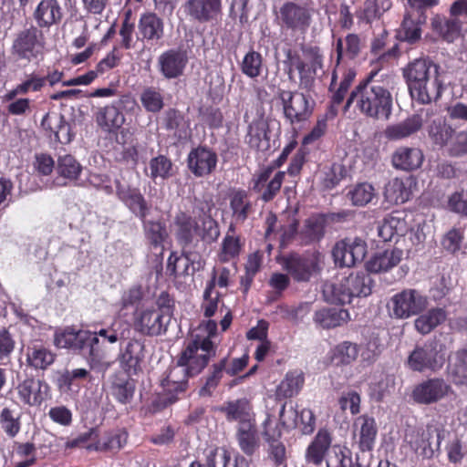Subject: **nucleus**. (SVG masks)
Here are the masks:
<instances>
[{
    "mask_svg": "<svg viewBox=\"0 0 467 467\" xmlns=\"http://www.w3.org/2000/svg\"><path fill=\"white\" fill-rule=\"evenodd\" d=\"M98 343L97 334L88 330H77L71 327L57 329L54 336L56 347L80 350L89 355H93L94 345Z\"/></svg>",
    "mask_w": 467,
    "mask_h": 467,
    "instance_id": "nucleus-10",
    "label": "nucleus"
},
{
    "mask_svg": "<svg viewBox=\"0 0 467 467\" xmlns=\"http://www.w3.org/2000/svg\"><path fill=\"white\" fill-rule=\"evenodd\" d=\"M451 375L455 384L467 382V348H462L455 352V361L451 366Z\"/></svg>",
    "mask_w": 467,
    "mask_h": 467,
    "instance_id": "nucleus-57",
    "label": "nucleus"
},
{
    "mask_svg": "<svg viewBox=\"0 0 467 467\" xmlns=\"http://www.w3.org/2000/svg\"><path fill=\"white\" fill-rule=\"evenodd\" d=\"M157 309L148 311V336H157L167 330V326L174 311V299L166 291H162L156 299Z\"/></svg>",
    "mask_w": 467,
    "mask_h": 467,
    "instance_id": "nucleus-14",
    "label": "nucleus"
},
{
    "mask_svg": "<svg viewBox=\"0 0 467 467\" xmlns=\"http://www.w3.org/2000/svg\"><path fill=\"white\" fill-rule=\"evenodd\" d=\"M46 85V78H42L36 74H30L16 88L7 91L4 97L3 101H10L16 98L18 95H26L30 91H39Z\"/></svg>",
    "mask_w": 467,
    "mask_h": 467,
    "instance_id": "nucleus-48",
    "label": "nucleus"
},
{
    "mask_svg": "<svg viewBox=\"0 0 467 467\" xmlns=\"http://www.w3.org/2000/svg\"><path fill=\"white\" fill-rule=\"evenodd\" d=\"M265 234H298L299 222L295 215L285 214L279 220L274 213L270 212L265 218Z\"/></svg>",
    "mask_w": 467,
    "mask_h": 467,
    "instance_id": "nucleus-39",
    "label": "nucleus"
},
{
    "mask_svg": "<svg viewBox=\"0 0 467 467\" xmlns=\"http://www.w3.org/2000/svg\"><path fill=\"white\" fill-rule=\"evenodd\" d=\"M428 135L431 141L440 147L447 145L454 134V130L445 118L438 116L431 120L427 127Z\"/></svg>",
    "mask_w": 467,
    "mask_h": 467,
    "instance_id": "nucleus-43",
    "label": "nucleus"
},
{
    "mask_svg": "<svg viewBox=\"0 0 467 467\" xmlns=\"http://www.w3.org/2000/svg\"><path fill=\"white\" fill-rule=\"evenodd\" d=\"M277 97L282 102L284 115L291 124L306 121L312 116L315 101L310 96L303 92L279 89Z\"/></svg>",
    "mask_w": 467,
    "mask_h": 467,
    "instance_id": "nucleus-7",
    "label": "nucleus"
},
{
    "mask_svg": "<svg viewBox=\"0 0 467 467\" xmlns=\"http://www.w3.org/2000/svg\"><path fill=\"white\" fill-rule=\"evenodd\" d=\"M56 359V354L41 344H33L26 349L27 365L35 369L45 370Z\"/></svg>",
    "mask_w": 467,
    "mask_h": 467,
    "instance_id": "nucleus-40",
    "label": "nucleus"
},
{
    "mask_svg": "<svg viewBox=\"0 0 467 467\" xmlns=\"http://www.w3.org/2000/svg\"><path fill=\"white\" fill-rule=\"evenodd\" d=\"M230 460L231 456L225 449L213 448L206 453L204 463L194 461L189 467H226Z\"/></svg>",
    "mask_w": 467,
    "mask_h": 467,
    "instance_id": "nucleus-52",
    "label": "nucleus"
},
{
    "mask_svg": "<svg viewBox=\"0 0 467 467\" xmlns=\"http://www.w3.org/2000/svg\"><path fill=\"white\" fill-rule=\"evenodd\" d=\"M278 262L296 281L306 282L319 268V254L317 252H306L303 254L291 253L281 257Z\"/></svg>",
    "mask_w": 467,
    "mask_h": 467,
    "instance_id": "nucleus-9",
    "label": "nucleus"
},
{
    "mask_svg": "<svg viewBox=\"0 0 467 467\" xmlns=\"http://www.w3.org/2000/svg\"><path fill=\"white\" fill-rule=\"evenodd\" d=\"M216 355V348L209 338H195L189 341L179 355L178 367L182 368L183 378L174 379V371L161 380L162 393L158 400L152 401L151 410L159 411L178 400V394L183 393L188 386V379L200 374L208 365L210 359Z\"/></svg>",
    "mask_w": 467,
    "mask_h": 467,
    "instance_id": "nucleus-1",
    "label": "nucleus"
},
{
    "mask_svg": "<svg viewBox=\"0 0 467 467\" xmlns=\"http://www.w3.org/2000/svg\"><path fill=\"white\" fill-rule=\"evenodd\" d=\"M352 216V212L345 210L337 213H312L305 221L306 234H324L326 230H337V226Z\"/></svg>",
    "mask_w": 467,
    "mask_h": 467,
    "instance_id": "nucleus-17",
    "label": "nucleus"
},
{
    "mask_svg": "<svg viewBox=\"0 0 467 467\" xmlns=\"http://www.w3.org/2000/svg\"><path fill=\"white\" fill-rule=\"evenodd\" d=\"M269 124L263 118L254 119L248 126L245 142L251 149L265 150L269 148Z\"/></svg>",
    "mask_w": 467,
    "mask_h": 467,
    "instance_id": "nucleus-33",
    "label": "nucleus"
},
{
    "mask_svg": "<svg viewBox=\"0 0 467 467\" xmlns=\"http://www.w3.org/2000/svg\"><path fill=\"white\" fill-rule=\"evenodd\" d=\"M379 68L370 70L350 92L344 106L348 111L354 105L363 116L374 120H388L392 113L393 98L388 87L377 78Z\"/></svg>",
    "mask_w": 467,
    "mask_h": 467,
    "instance_id": "nucleus-2",
    "label": "nucleus"
},
{
    "mask_svg": "<svg viewBox=\"0 0 467 467\" xmlns=\"http://www.w3.org/2000/svg\"><path fill=\"white\" fill-rule=\"evenodd\" d=\"M447 318L448 312L445 307L435 306L419 314L414 320V327L420 334L428 335L445 323Z\"/></svg>",
    "mask_w": 467,
    "mask_h": 467,
    "instance_id": "nucleus-31",
    "label": "nucleus"
},
{
    "mask_svg": "<svg viewBox=\"0 0 467 467\" xmlns=\"http://www.w3.org/2000/svg\"><path fill=\"white\" fill-rule=\"evenodd\" d=\"M187 14L199 23L216 20L222 14V0H188Z\"/></svg>",
    "mask_w": 467,
    "mask_h": 467,
    "instance_id": "nucleus-22",
    "label": "nucleus"
},
{
    "mask_svg": "<svg viewBox=\"0 0 467 467\" xmlns=\"http://www.w3.org/2000/svg\"><path fill=\"white\" fill-rule=\"evenodd\" d=\"M286 403L285 402L279 411V421L282 426L285 428H295L297 425V419L300 421V431L304 435H310L315 431L317 418L311 409L305 408L299 412L291 408L289 410L291 417L289 419L285 416Z\"/></svg>",
    "mask_w": 467,
    "mask_h": 467,
    "instance_id": "nucleus-21",
    "label": "nucleus"
},
{
    "mask_svg": "<svg viewBox=\"0 0 467 467\" xmlns=\"http://www.w3.org/2000/svg\"><path fill=\"white\" fill-rule=\"evenodd\" d=\"M242 244L238 235H225L222 249L219 254V260L223 263L237 257L241 252Z\"/></svg>",
    "mask_w": 467,
    "mask_h": 467,
    "instance_id": "nucleus-62",
    "label": "nucleus"
},
{
    "mask_svg": "<svg viewBox=\"0 0 467 467\" xmlns=\"http://www.w3.org/2000/svg\"><path fill=\"white\" fill-rule=\"evenodd\" d=\"M374 280L364 271L351 272L333 283H326L323 294L332 304H349L354 297H367L372 293Z\"/></svg>",
    "mask_w": 467,
    "mask_h": 467,
    "instance_id": "nucleus-3",
    "label": "nucleus"
},
{
    "mask_svg": "<svg viewBox=\"0 0 467 467\" xmlns=\"http://www.w3.org/2000/svg\"><path fill=\"white\" fill-rule=\"evenodd\" d=\"M365 47V41L359 34L348 33L342 38L336 41L337 64L342 60H355L358 58Z\"/></svg>",
    "mask_w": 467,
    "mask_h": 467,
    "instance_id": "nucleus-30",
    "label": "nucleus"
},
{
    "mask_svg": "<svg viewBox=\"0 0 467 467\" xmlns=\"http://www.w3.org/2000/svg\"><path fill=\"white\" fill-rule=\"evenodd\" d=\"M422 125L421 114H412L399 123L389 125L384 134L389 140H400L416 134L421 130Z\"/></svg>",
    "mask_w": 467,
    "mask_h": 467,
    "instance_id": "nucleus-29",
    "label": "nucleus"
},
{
    "mask_svg": "<svg viewBox=\"0 0 467 467\" xmlns=\"http://www.w3.org/2000/svg\"><path fill=\"white\" fill-rule=\"evenodd\" d=\"M333 434L326 427L320 428L306 449L305 460L306 463L316 466L321 465L331 451Z\"/></svg>",
    "mask_w": 467,
    "mask_h": 467,
    "instance_id": "nucleus-18",
    "label": "nucleus"
},
{
    "mask_svg": "<svg viewBox=\"0 0 467 467\" xmlns=\"http://www.w3.org/2000/svg\"><path fill=\"white\" fill-rule=\"evenodd\" d=\"M391 7L392 0H365L358 18L361 22L371 24L373 21L380 19Z\"/></svg>",
    "mask_w": 467,
    "mask_h": 467,
    "instance_id": "nucleus-44",
    "label": "nucleus"
},
{
    "mask_svg": "<svg viewBox=\"0 0 467 467\" xmlns=\"http://www.w3.org/2000/svg\"><path fill=\"white\" fill-rule=\"evenodd\" d=\"M424 161L421 150L413 147H399L391 156L392 166L396 170L413 171L420 168Z\"/></svg>",
    "mask_w": 467,
    "mask_h": 467,
    "instance_id": "nucleus-25",
    "label": "nucleus"
},
{
    "mask_svg": "<svg viewBox=\"0 0 467 467\" xmlns=\"http://www.w3.org/2000/svg\"><path fill=\"white\" fill-rule=\"evenodd\" d=\"M0 425L8 437H16L21 429L19 414L9 408H4L0 412Z\"/></svg>",
    "mask_w": 467,
    "mask_h": 467,
    "instance_id": "nucleus-56",
    "label": "nucleus"
},
{
    "mask_svg": "<svg viewBox=\"0 0 467 467\" xmlns=\"http://www.w3.org/2000/svg\"><path fill=\"white\" fill-rule=\"evenodd\" d=\"M356 70L353 69V68H347L344 70L343 74H342V78L339 82V85L337 88H336V85H337V72L336 70L333 71L332 73V76H331V82H330V85H329V88H328V90L330 92H332V95L330 97V100L333 101V103L335 104H341L355 78H356Z\"/></svg>",
    "mask_w": 467,
    "mask_h": 467,
    "instance_id": "nucleus-41",
    "label": "nucleus"
},
{
    "mask_svg": "<svg viewBox=\"0 0 467 467\" xmlns=\"http://www.w3.org/2000/svg\"><path fill=\"white\" fill-rule=\"evenodd\" d=\"M439 68L440 67H435L432 74L410 92L411 98L420 104H430L441 99L444 90V84L441 79Z\"/></svg>",
    "mask_w": 467,
    "mask_h": 467,
    "instance_id": "nucleus-19",
    "label": "nucleus"
},
{
    "mask_svg": "<svg viewBox=\"0 0 467 467\" xmlns=\"http://www.w3.org/2000/svg\"><path fill=\"white\" fill-rule=\"evenodd\" d=\"M13 467H31L36 462V448L31 442H15L13 447Z\"/></svg>",
    "mask_w": 467,
    "mask_h": 467,
    "instance_id": "nucleus-49",
    "label": "nucleus"
},
{
    "mask_svg": "<svg viewBox=\"0 0 467 467\" xmlns=\"http://www.w3.org/2000/svg\"><path fill=\"white\" fill-rule=\"evenodd\" d=\"M350 319L349 313L344 308H322L315 313L314 321L325 329H330L346 324Z\"/></svg>",
    "mask_w": 467,
    "mask_h": 467,
    "instance_id": "nucleus-37",
    "label": "nucleus"
},
{
    "mask_svg": "<svg viewBox=\"0 0 467 467\" xmlns=\"http://www.w3.org/2000/svg\"><path fill=\"white\" fill-rule=\"evenodd\" d=\"M45 47L43 33L35 26L18 34L13 44V50L20 58L31 60L37 57Z\"/></svg>",
    "mask_w": 467,
    "mask_h": 467,
    "instance_id": "nucleus-15",
    "label": "nucleus"
},
{
    "mask_svg": "<svg viewBox=\"0 0 467 467\" xmlns=\"http://www.w3.org/2000/svg\"><path fill=\"white\" fill-rule=\"evenodd\" d=\"M57 170L60 176L69 181H73L78 179L82 167L73 156L65 155L58 159Z\"/></svg>",
    "mask_w": 467,
    "mask_h": 467,
    "instance_id": "nucleus-59",
    "label": "nucleus"
},
{
    "mask_svg": "<svg viewBox=\"0 0 467 467\" xmlns=\"http://www.w3.org/2000/svg\"><path fill=\"white\" fill-rule=\"evenodd\" d=\"M445 430L435 426H427L426 429L418 428L409 431L406 435L410 447L424 459H432L435 452L441 451V443L444 439Z\"/></svg>",
    "mask_w": 467,
    "mask_h": 467,
    "instance_id": "nucleus-6",
    "label": "nucleus"
},
{
    "mask_svg": "<svg viewBox=\"0 0 467 467\" xmlns=\"http://www.w3.org/2000/svg\"><path fill=\"white\" fill-rule=\"evenodd\" d=\"M336 265L339 267H352L357 264L353 258L348 243L344 240L337 243L332 251Z\"/></svg>",
    "mask_w": 467,
    "mask_h": 467,
    "instance_id": "nucleus-63",
    "label": "nucleus"
},
{
    "mask_svg": "<svg viewBox=\"0 0 467 467\" xmlns=\"http://www.w3.org/2000/svg\"><path fill=\"white\" fill-rule=\"evenodd\" d=\"M162 126L178 140H184L191 133L189 118L175 108L165 110L162 117Z\"/></svg>",
    "mask_w": 467,
    "mask_h": 467,
    "instance_id": "nucleus-27",
    "label": "nucleus"
},
{
    "mask_svg": "<svg viewBox=\"0 0 467 467\" xmlns=\"http://www.w3.org/2000/svg\"><path fill=\"white\" fill-rule=\"evenodd\" d=\"M411 176L396 177L388 182L384 188V198L391 204H402L408 202L412 195Z\"/></svg>",
    "mask_w": 467,
    "mask_h": 467,
    "instance_id": "nucleus-24",
    "label": "nucleus"
},
{
    "mask_svg": "<svg viewBox=\"0 0 467 467\" xmlns=\"http://www.w3.org/2000/svg\"><path fill=\"white\" fill-rule=\"evenodd\" d=\"M227 358H224L221 359L218 363H215L212 366L211 373L206 378L204 385L201 388L199 391L200 396L212 395L213 391L217 388L223 378V373L225 370Z\"/></svg>",
    "mask_w": 467,
    "mask_h": 467,
    "instance_id": "nucleus-54",
    "label": "nucleus"
},
{
    "mask_svg": "<svg viewBox=\"0 0 467 467\" xmlns=\"http://www.w3.org/2000/svg\"><path fill=\"white\" fill-rule=\"evenodd\" d=\"M375 188L368 182H361L348 191L347 196L355 206H365L375 197Z\"/></svg>",
    "mask_w": 467,
    "mask_h": 467,
    "instance_id": "nucleus-51",
    "label": "nucleus"
},
{
    "mask_svg": "<svg viewBox=\"0 0 467 467\" xmlns=\"http://www.w3.org/2000/svg\"><path fill=\"white\" fill-rule=\"evenodd\" d=\"M19 400L27 406H40L49 396L48 384L41 379L26 378L16 388Z\"/></svg>",
    "mask_w": 467,
    "mask_h": 467,
    "instance_id": "nucleus-16",
    "label": "nucleus"
},
{
    "mask_svg": "<svg viewBox=\"0 0 467 467\" xmlns=\"http://www.w3.org/2000/svg\"><path fill=\"white\" fill-rule=\"evenodd\" d=\"M446 361V346L441 340L432 338L416 346L407 359L408 368L415 372H437Z\"/></svg>",
    "mask_w": 467,
    "mask_h": 467,
    "instance_id": "nucleus-4",
    "label": "nucleus"
},
{
    "mask_svg": "<svg viewBox=\"0 0 467 467\" xmlns=\"http://www.w3.org/2000/svg\"><path fill=\"white\" fill-rule=\"evenodd\" d=\"M228 421H238L240 425H247L254 422L253 405L247 398L229 400L219 408Z\"/></svg>",
    "mask_w": 467,
    "mask_h": 467,
    "instance_id": "nucleus-23",
    "label": "nucleus"
},
{
    "mask_svg": "<svg viewBox=\"0 0 467 467\" xmlns=\"http://www.w3.org/2000/svg\"><path fill=\"white\" fill-rule=\"evenodd\" d=\"M39 27H50L62 18L61 7L57 0H42L34 12Z\"/></svg>",
    "mask_w": 467,
    "mask_h": 467,
    "instance_id": "nucleus-35",
    "label": "nucleus"
},
{
    "mask_svg": "<svg viewBox=\"0 0 467 467\" xmlns=\"http://www.w3.org/2000/svg\"><path fill=\"white\" fill-rule=\"evenodd\" d=\"M236 437L240 449L244 454L252 456L258 450L259 439L254 422L239 425Z\"/></svg>",
    "mask_w": 467,
    "mask_h": 467,
    "instance_id": "nucleus-45",
    "label": "nucleus"
},
{
    "mask_svg": "<svg viewBox=\"0 0 467 467\" xmlns=\"http://www.w3.org/2000/svg\"><path fill=\"white\" fill-rule=\"evenodd\" d=\"M451 392V386L443 378L434 377L415 385L411 398L418 404L431 405L442 400Z\"/></svg>",
    "mask_w": 467,
    "mask_h": 467,
    "instance_id": "nucleus-12",
    "label": "nucleus"
},
{
    "mask_svg": "<svg viewBox=\"0 0 467 467\" xmlns=\"http://www.w3.org/2000/svg\"><path fill=\"white\" fill-rule=\"evenodd\" d=\"M305 383V375L301 370L288 371L275 389L276 400H285L297 395Z\"/></svg>",
    "mask_w": 467,
    "mask_h": 467,
    "instance_id": "nucleus-38",
    "label": "nucleus"
},
{
    "mask_svg": "<svg viewBox=\"0 0 467 467\" xmlns=\"http://www.w3.org/2000/svg\"><path fill=\"white\" fill-rule=\"evenodd\" d=\"M314 8L306 4L285 1L275 14L277 25L282 30L305 34L313 22Z\"/></svg>",
    "mask_w": 467,
    "mask_h": 467,
    "instance_id": "nucleus-5",
    "label": "nucleus"
},
{
    "mask_svg": "<svg viewBox=\"0 0 467 467\" xmlns=\"http://www.w3.org/2000/svg\"><path fill=\"white\" fill-rule=\"evenodd\" d=\"M265 68L264 57L260 52L251 48L243 57L240 63L241 72L250 78H256L260 77Z\"/></svg>",
    "mask_w": 467,
    "mask_h": 467,
    "instance_id": "nucleus-47",
    "label": "nucleus"
},
{
    "mask_svg": "<svg viewBox=\"0 0 467 467\" xmlns=\"http://www.w3.org/2000/svg\"><path fill=\"white\" fill-rule=\"evenodd\" d=\"M98 125L105 131L115 132L122 127L125 118L115 106H106L99 109L96 116Z\"/></svg>",
    "mask_w": 467,
    "mask_h": 467,
    "instance_id": "nucleus-42",
    "label": "nucleus"
},
{
    "mask_svg": "<svg viewBox=\"0 0 467 467\" xmlns=\"http://www.w3.org/2000/svg\"><path fill=\"white\" fill-rule=\"evenodd\" d=\"M431 27L442 40L451 43L460 36L462 22L457 17L436 14L431 19Z\"/></svg>",
    "mask_w": 467,
    "mask_h": 467,
    "instance_id": "nucleus-26",
    "label": "nucleus"
},
{
    "mask_svg": "<svg viewBox=\"0 0 467 467\" xmlns=\"http://www.w3.org/2000/svg\"><path fill=\"white\" fill-rule=\"evenodd\" d=\"M187 168L197 178L213 174L217 167L218 155L207 145H198L192 148L186 159Z\"/></svg>",
    "mask_w": 467,
    "mask_h": 467,
    "instance_id": "nucleus-13",
    "label": "nucleus"
},
{
    "mask_svg": "<svg viewBox=\"0 0 467 467\" xmlns=\"http://www.w3.org/2000/svg\"><path fill=\"white\" fill-rule=\"evenodd\" d=\"M359 348L358 344L350 341H343L336 346L333 351V359L337 364L348 365L355 361L358 356Z\"/></svg>",
    "mask_w": 467,
    "mask_h": 467,
    "instance_id": "nucleus-55",
    "label": "nucleus"
},
{
    "mask_svg": "<svg viewBox=\"0 0 467 467\" xmlns=\"http://www.w3.org/2000/svg\"><path fill=\"white\" fill-rule=\"evenodd\" d=\"M389 33L387 29H383L381 33L373 37L370 43V52L375 56H379L377 62L381 63L387 61L389 57H397L400 54L399 45L395 44L388 51L383 52L389 38Z\"/></svg>",
    "mask_w": 467,
    "mask_h": 467,
    "instance_id": "nucleus-50",
    "label": "nucleus"
},
{
    "mask_svg": "<svg viewBox=\"0 0 467 467\" xmlns=\"http://www.w3.org/2000/svg\"><path fill=\"white\" fill-rule=\"evenodd\" d=\"M229 204L235 223H243L254 212L250 195L244 189L234 190L229 194Z\"/></svg>",
    "mask_w": 467,
    "mask_h": 467,
    "instance_id": "nucleus-32",
    "label": "nucleus"
},
{
    "mask_svg": "<svg viewBox=\"0 0 467 467\" xmlns=\"http://www.w3.org/2000/svg\"><path fill=\"white\" fill-rule=\"evenodd\" d=\"M445 451L448 462L454 466L461 465L467 456V447L456 435L446 443Z\"/></svg>",
    "mask_w": 467,
    "mask_h": 467,
    "instance_id": "nucleus-58",
    "label": "nucleus"
},
{
    "mask_svg": "<svg viewBox=\"0 0 467 467\" xmlns=\"http://www.w3.org/2000/svg\"><path fill=\"white\" fill-rule=\"evenodd\" d=\"M126 442L125 433L106 434L94 443L95 451H116L119 450Z\"/></svg>",
    "mask_w": 467,
    "mask_h": 467,
    "instance_id": "nucleus-64",
    "label": "nucleus"
},
{
    "mask_svg": "<svg viewBox=\"0 0 467 467\" xmlns=\"http://www.w3.org/2000/svg\"><path fill=\"white\" fill-rule=\"evenodd\" d=\"M435 67H439L428 58H416L402 68V77L411 92L415 88L430 77Z\"/></svg>",
    "mask_w": 467,
    "mask_h": 467,
    "instance_id": "nucleus-20",
    "label": "nucleus"
},
{
    "mask_svg": "<svg viewBox=\"0 0 467 467\" xmlns=\"http://www.w3.org/2000/svg\"><path fill=\"white\" fill-rule=\"evenodd\" d=\"M187 62L185 52L177 49H170L159 57L161 71L167 78H176L182 75Z\"/></svg>",
    "mask_w": 467,
    "mask_h": 467,
    "instance_id": "nucleus-28",
    "label": "nucleus"
},
{
    "mask_svg": "<svg viewBox=\"0 0 467 467\" xmlns=\"http://www.w3.org/2000/svg\"><path fill=\"white\" fill-rule=\"evenodd\" d=\"M135 391V381L130 378L127 372H117L111 379L109 386L110 394L120 403H128L131 400Z\"/></svg>",
    "mask_w": 467,
    "mask_h": 467,
    "instance_id": "nucleus-34",
    "label": "nucleus"
},
{
    "mask_svg": "<svg viewBox=\"0 0 467 467\" xmlns=\"http://www.w3.org/2000/svg\"><path fill=\"white\" fill-rule=\"evenodd\" d=\"M383 349L384 345L379 335L373 332L367 339L364 349L361 352V358L363 361L372 363L379 357Z\"/></svg>",
    "mask_w": 467,
    "mask_h": 467,
    "instance_id": "nucleus-61",
    "label": "nucleus"
},
{
    "mask_svg": "<svg viewBox=\"0 0 467 467\" xmlns=\"http://www.w3.org/2000/svg\"><path fill=\"white\" fill-rule=\"evenodd\" d=\"M123 358L130 368H140L145 358L144 344L139 340H131L127 346Z\"/></svg>",
    "mask_w": 467,
    "mask_h": 467,
    "instance_id": "nucleus-60",
    "label": "nucleus"
},
{
    "mask_svg": "<svg viewBox=\"0 0 467 467\" xmlns=\"http://www.w3.org/2000/svg\"><path fill=\"white\" fill-rule=\"evenodd\" d=\"M273 172V168L264 167L252 178V190L258 194V199L265 203L276 198L285 182V171H279L271 178Z\"/></svg>",
    "mask_w": 467,
    "mask_h": 467,
    "instance_id": "nucleus-11",
    "label": "nucleus"
},
{
    "mask_svg": "<svg viewBox=\"0 0 467 467\" xmlns=\"http://www.w3.org/2000/svg\"><path fill=\"white\" fill-rule=\"evenodd\" d=\"M359 425L358 447L361 451H370L375 446L378 434L376 420L372 417L362 415L358 417L355 423Z\"/></svg>",
    "mask_w": 467,
    "mask_h": 467,
    "instance_id": "nucleus-36",
    "label": "nucleus"
},
{
    "mask_svg": "<svg viewBox=\"0 0 467 467\" xmlns=\"http://www.w3.org/2000/svg\"><path fill=\"white\" fill-rule=\"evenodd\" d=\"M327 467H354L351 451L344 446L333 445L328 457L326 458Z\"/></svg>",
    "mask_w": 467,
    "mask_h": 467,
    "instance_id": "nucleus-53",
    "label": "nucleus"
},
{
    "mask_svg": "<svg viewBox=\"0 0 467 467\" xmlns=\"http://www.w3.org/2000/svg\"><path fill=\"white\" fill-rule=\"evenodd\" d=\"M215 286V272H213L211 280L206 284L201 304V310L206 318H211L215 315L221 303L220 293L214 292ZM223 306L224 304L222 302V306Z\"/></svg>",
    "mask_w": 467,
    "mask_h": 467,
    "instance_id": "nucleus-46",
    "label": "nucleus"
},
{
    "mask_svg": "<svg viewBox=\"0 0 467 467\" xmlns=\"http://www.w3.org/2000/svg\"><path fill=\"white\" fill-rule=\"evenodd\" d=\"M390 305L393 317L406 319L425 311L429 305V300L420 291L407 288L395 294L390 299Z\"/></svg>",
    "mask_w": 467,
    "mask_h": 467,
    "instance_id": "nucleus-8",
    "label": "nucleus"
}]
</instances>
